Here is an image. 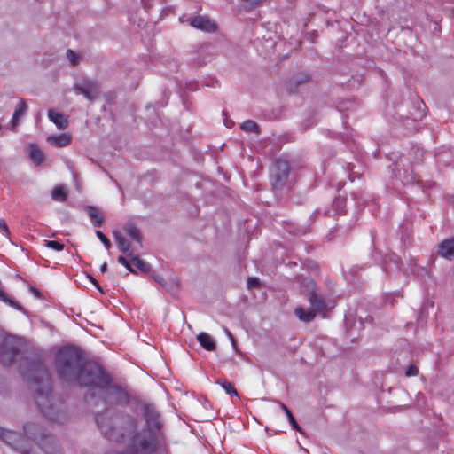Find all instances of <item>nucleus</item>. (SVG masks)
<instances>
[{
    "instance_id": "e433bc0d",
    "label": "nucleus",
    "mask_w": 454,
    "mask_h": 454,
    "mask_svg": "<svg viewBox=\"0 0 454 454\" xmlns=\"http://www.w3.org/2000/svg\"><path fill=\"white\" fill-rule=\"evenodd\" d=\"M95 287H96V288H97L100 293H104L103 286L97 285V286H95Z\"/></svg>"
},
{
    "instance_id": "9b49d317",
    "label": "nucleus",
    "mask_w": 454,
    "mask_h": 454,
    "mask_svg": "<svg viewBox=\"0 0 454 454\" xmlns=\"http://www.w3.org/2000/svg\"><path fill=\"white\" fill-rule=\"evenodd\" d=\"M74 89L78 94L83 95L88 100L95 99L100 91L99 84L91 80H84L77 82Z\"/></svg>"
},
{
    "instance_id": "9d476101",
    "label": "nucleus",
    "mask_w": 454,
    "mask_h": 454,
    "mask_svg": "<svg viewBox=\"0 0 454 454\" xmlns=\"http://www.w3.org/2000/svg\"><path fill=\"white\" fill-rule=\"evenodd\" d=\"M158 442L155 435L151 436L149 440L136 439L127 454H152L155 450Z\"/></svg>"
},
{
    "instance_id": "20e7f679",
    "label": "nucleus",
    "mask_w": 454,
    "mask_h": 454,
    "mask_svg": "<svg viewBox=\"0 0 454 454\" xmlns=\"http://www.w3.org/2000/svg\"><path fill=\"white\" fill-rule=\"evenodd\" d=\"M309 301L311 309H305L301 307L296 308L294 314L296 317L304 322L312 321L317 314L322 315L325 317L326 313L335 307V300L329 295L319 294L312 291L309 295Z\"/></svg>"
},
{
    "instance_id": "393cba45",
    "label": "nucleus",
    "mask_w": 454,
    "mask_h": 454,
    "mask_svg": "<svg viewBox=\"0 0 454 454\" xmlns=\"http://www.w3.org/2000/svg\"><path fill=\"white\" fill-rule=\"evenodd\" d=\"M240 128L242 130H244L246 132H257V130H258L257 124L254 121H251V120H247V121H244L241 124Z\"/></svg>"
},
{
    "instance_id": "6e6552de",
    "label": "nucleus",
    "mask_w": 454,
    "mask_h": 454,
    "mask_svg": "<svg viewBox=\"0 0 454 454\" xmlns=\"http://www.w3.org/2000/svg\"><path fill=\"white\" fill-rule=\"evenodd\" d=\"M144 415L146 421V425L148 430L152 433L149 437L155 435L156 431H159L162 427V422L160 420V416L157 409L153 404H147L144 409ZM148 438L147 440H149Z\"/></svg>"
},
{
    "instance_id": "bb28decb",
    "label": "nucleus",
    "mask_w": 454,
    "mask_h": 454,
    "mask_svg": "<svg viewBox=\"0 0 454 454\" xmlns=\"http://www.w3.org/2000/svg\"><path fill=\"white\" fill-rule=\"evenodd\" d=\"M46 247L56 251H61L64 248V245L56 240L46 241Z\"/></svg>"
},
{
    "instance_id": "1a4fd4ad",
    "label": "nucleus",
    "mask_w": 454,
    "mask_h": 454,
    "mask_svg": "<svg viewBox=\"0 0 454 454\" xmlns=\"http://www.w3.org/2000/svg\"><path fill=\"white\" fill-rule=\"evenodd\" d=\"M289 167L286 161L277 160L271 169L272 184L275 189L281 188L287 178Z\"/></svg>"
},
{
    "instance_id": "c756f323",
    "label": "nucleus",
    "mask_w": 454,
    "mask_h": 454,
    "mask_svg": "<svg viewBox=\"0 0 454 454\" xmlns=\"http://www.w3.org/2000/svg\"><path fill=\"white\" fill-rule=\"evenodd\" d=\"M98 238L103 242V244L105 245V247L109 249L110 247H111V242L110 240L100 231H98L96 232Z\"/></svg>"
},
{
    "instance_id": "412c9836",
    "label": "nucleus",
    "mask_w": 454,
    "mask_h": 454,
    "mask_svg": "<svg viewBox=\"0 0 454 454\" xmlns=\"http://www.w3.org/2000/svg\"><path fill=\"white\" fill-rule=\"evenodd\" d=\"M0 301L4 302L8 306H10L19 311H21L24 314L26 313V310L1 288H0Z\"/></svg>"
},
{
    "instance_id": "dca6fc26",
    "label": "nucleus",
    "mask_w": 454,
    "mask_h": 454,
    "mask_svg": "<svg viewBox=\"0 0 454 454\" xmlns=\"http://www.w3.org/2000/svg\"><path fill=\"white\" fill-rule=\"evenodd\" d=\"M47 142L57 147L67 146L71 143V136L67 133H63L56 136H49Z\"/></svg>"
},
{
    "instance_id": "7c9ffc66",
    "label": "nucleus",
    "mask_w": 454,
    "mask_h": 454,
    "mask_svg": "<svg viewBox=\"0 0 454 454\" xmlns=\"http://www.w3.org/2000/svg\"><path fill=\"white\" fill-rule=\"evenodd\" d=\"M29 292L36 298L41 299L43 297L42 293L38 288H36L35 286H28Z\"/></svg>"
},
{
    "instance_id": "f03ea898",
    "label": "nucleus",
    "mask_w": 454,
    "mask_h": 454,
    "mask_svg": "<svg viewBox=\"0 0 454 454\" xmlns=\"http://www.w3.org/2000/svg\"><path fill=\"white\" fill-rule=\"evenodd\" d=\"M21 373L24 379L36 385L35 403L43 415L51 421L63 423L67 413L62 401L51 393V377L46 367L40 362L32 361L26 369L21 368Z\"/></svg>"
},
{
    "instance_id": "473e14b6",
    "label": "nucleus",
    "mask_w": 454,
    "mask_h": 454,
    "mask_svg": "<svg viewBox=\"0 0 454 454\" xmlns=\"http://www.w3.org/2000/svg\"><path fill=\"white\" fill-rule=\"evenodd\" d=\"M224 332H225L226 335L229 337L230 340L231 341L233 348H236L237 344H236V340H235L233 335L231 333V332L227 328H224Z\"/></svg>"
},
{
    "instance_id": "aec40b11",
    "label": "nucleus",
    "mask_w": 454,
    "mask_h": 454,
    "mask_svg": "<svg viewBox=\"0 0 454 454\" xmlns=\"http://www.w3.org/2000/svg\"><path fill=\"white\" fill-rule=\"evenodd\" d=\"M27 106L24 100H20L18 103L12 116V127L15 128L18 124L19 119L22 117L27 112Z\"/></svg>"
},
{
    "instance_id": "f704fd0d",
    "label": "nucleus",
    "mask_w": 454,
    "mask_h": 454,
    "mask_svg": "<svg viewBox=\"0 0 454 454\" xmlns=\"http://www.w3.org/2000/svg\"><path fill=\"white\" fill-rule=\"evenodd\" d=\"M279 406L283 410V411L285 412L286 415H288L289 413H291L290 410L287 408V406L285 403H279Z\"/></svg>"
},
{
    "instance_id": "2f4dec72",
    "label": "nucleus",
    "mask_w": 454,
    "mask_h": 454,
    "mask_svg": "<svg viewBox=\"0 0 454 454\" xmlns=\"http://www.w3.org/2000/svg\"><path fill=\"white\" fill-rule=\"evenodd\" d=\"M0 229L4 231L5 236L9 237L10 231H9L8 226L4 219H0Z\"/></svg>"
},
{
    "instance_id": "ddd939ff",
    "label": "nucleus",
    "mask_w": 454,
    "mask_h": 454,
    "mask_svg": "<svg viewBox=\"0 0 454 454\" xmlns=\"http://www.w3.org/2000/svg\"><path fill=\"white\" fill-rule=\"evenodd\" d=\"M191 26L206 32H213L216 29L215 24L208 18L198 16L191 20Z\"/></svg>"
},
{
    "instance_id": "f8f14e48",
    "label": "nucleus",
    "mask_w": 454,
    "mask_h": 454,
    "mask_svg": "<svg viewBox=\"0 0 454 454\" xmlns=\"http://www.w3.org/2000/svg\"><path fill=\"white\" fill-rule=\"evenodd\" d=\"M131 390L122 380H115V404L126 405L129 403Z\"/></svg>"
},
{
    "instance_id": "a211bd4d",
    "label": "nucleus",
    "mask_w": 454,
    "mask_h": 454,
    "mask_svg": "<svg viewBox=\"0 0 454 454\" xmlns=\"http://www.w3.org/2000/svg\"><path fill=\"white\" fill-rule=\"evenodd\" d=\"M200 344L207 350L213 351L215 348L214 339L207 333H200L197 335Z\"/></svg>"
},
{
    "instance_id": "b1692460",
    "label": "nucleus",
    "mask_w": 454,
    "mask_h": 454,
    "mask_svg": "<svg viewBox=\"0 0 454 454\" xmlns=\"http://www.w3.org/2000/svg\"><path fill=\"white\" fill-rule=\"evenodd\" d=\"M217 383L221 385V387L225 390V392L228 395L235 396L238 395V392L236 391L235 387L228 380H218Z\"/></svg>"
},
{
    "instance_id": "f257e3e1",
    "label": "nucleus",
    "mask_w": 454,
    "mask_h": 454,
    "mask_svg": "<svg viewBox=\"0 0 454 454\" xmlns=\"http://www.w3.org/2000/svg\"><path fill=\"white\" fill-rule=\"evenodd\" d=\"M59 377L64 381L76 380L82 387H90L95 396V391L104 395L108 391L111 377L101 365L93 361L83 362L81 352L74 347L60 348L55 359Z\"/></svg>"
},
{
    "instance_id": "423d86ee",
    "label": "nucleus",
    "mask_w": 454,
    "mask_h": 454,
    "mask_svg": "<svg viewBox=\"0 0 454 454\" xmlns=\"http://www.w3.org/2000/svg\"><path fill=\"white\" fill-rule=\"evenodd\" d=\"M118 248L126 254V257L120 256L118 258V262L123 265L128 271H135V268L145 271L147 270V265L145 262L141 261L138 257L134 256L132 252L130 251V245L129 242L125 240L122 236L117 237Z\"/></svg>"
},
{
    "instance_id": "5701e85b",
    "label": "nucleus",
    "mask_w": 454,
    "mask_h": 454,
    "mask_svg": "<svg viewBox=\"0 0 454 454\" xmlns=\"http://www.w3.org/2000/svg\"><path fill=\"white\" fill-rule=\"evenodd\" d=\"M54 200L63 202L67 199V191L63 186H56L51 192Z\"/></svg>"
},
{
    "instance_id": "cd10ccee",
    "label": "nucleus",
    "mask_w": 454,
    "mask_h": 454,
    "mask_svg": "<svg viewBox=\"0 0 454 454\" xmlns=\"http://www.w3.org/2000/svg\"><path fill=\"white\" fill-rule=\"evenodd\" d=\"M286 417H287V419H288L289 423L291 424L292 427L294 430L298 431L299 433L302 434L303 431H302L301 427L297 424V422H296L294 417L293 416L292 412L289 413L288 415H286Z\"/></svg>"
},
{
    "instance_id": "a878e982",
    "label": "nucleus",
    "mask_w": 454,
    "mask_h": 454,
    "mask_svg": "<svg viewBox=\"0 0 454 454\" xmlns=\"http://www.w3.org/2000/svg\"><path fill=\"white\" fill-rule=\"evenodd\" d=\"M67 58L73 65H77L82 59V56L72 50L67 51Z\"/></svg>"
},
{
    "instance_id": "72a5a7b5",
    "label": "nucleus",
    "mask_w": 454,
    "mask_h": 454,
    "mask_svg": "<svg viewBox=\"0 0 454 454\" xmlns=\"http://www.w3.org/2000/svg\"><path fill=\"white\" fill-rule=\"evenodd\" d=\"M266 0H246L251 5H258L264 3Z\"/></svg>"
},
{
    "instance_id": "7ed1b4c3",
    "label": "nucleus",
    "mask_w": 454,
    "mask_h": 454,
    "mask_svg": "<svg viewBox=\"0 0 454 454\" xmlns=\"http://www.w3.org/2000/svg\"><path fill=\"white\" fill-rule=\"evenodd\" d=\"M24 434L25 436H21L16 432L0 427V439L20 454H30V444L26 438L36 443L45 454L60 453L54 437L51 434H45L36 424H26L24 426Z\"/></svg>"
},
{
    "instance_id": "c9c22d12",
    "label": "nucleus",
    "mask_w": 454,
    "mask_h": 454,
    "mask_svg": "<svg viewBox=\"0 0 454 454\" xmlns=\"http://www.w3.org/2000/svg\"><path fill=\"white\" fill-rule=\"evenodd\" d=\"M247 284L253 285V284H260V280L256 278H249L247 279Z\"/></svg>"
},
{
    "instance_id": "4c0bfd02",
    "label": "nucleus",
    "mask_w": 454,
    "mask_h": 454,
    "mask_svg": "<svg viewBox=\"0 0 454 454\" xmlns=\"http://www.w3.org/2000/svg\"><path fill=\"white\" fill-rule=\"evenodd\" d=\"M106 262H104V263L101 265L100 270H101V271H102V272H104V271L106 270Z\"/></svg>"
},
{
    "instance_id": "4468645a",
    "label": "nucleus",
    "mask_w": 454,
    "mask_h": 454,
    "mask_svg": "<svg viewBox=\"0 0 454 454\" xmlns=\"http://www.w3.org/2000/svg\"><path fill=\"white\" fill-rule=\"evenodd\" d=\"M438 254L448 260L454 259V240L446 239L439 245Z\"/></svg>"
},
{
    "instance_id": "f3484780",
    "label": "nucleus",
    "mask_w": 454,
    "mask_h": 454,
    "mask_svg": "<svg viewBox=\"0 0 454 454\" xmlns=\"http://www.w3.org/2000/svg\"><path fill=\"white\" fill-rule=\"evenodd\" d=\"M85 211L88 214L91 223L95 226H99L102 224L103 214L101 213V211L98 208L92 207V206H86Z\"/></svg>"
},
{
    "instance_id": "4be33fe9",
    "label": "nucleus",
    "mask_w": 454,
    "mask_h": 454,
    "mask_svg": "<svg viewBox=\"0 0 454 454\" xmlns=\"http://www.w3.org/2000/svg\"><path fill=\"white\" fill-rule=\"evenodd\" d=\"M29 155H30L31 160L36 165L42 163V161L43 160V152L34 145H31L29 146Z\"/></svg>"
},
{
    "instance_id": "0eeeda50",
    "label": "nucleus",
    "mask_w": 454,
    "mask_h": 454,
    "mask_svg": "<svg viewBox=\"0 0 454 454\" xmlns=\"http://www.w3.org/2000/svg\"><path fill=\"white\" fill-rule=\"evenodd\" d=\"M95 419L101 434L106 439L112 440V437L114 435L112 411L106 409L103 412H98L96 414Z\"/></svg>"
},
{
    "instance_id": "39448f33",
    "label": "nucleus",
    "mask_w": 454,
    "mask_h": 454,
    "mask_svg": "<svg viewBox=\"0 0 454 454\" xmlns=\"http://www.w3.org/2000/svg\"><path fill=\"white\" fill-rule=\"evenodd\" d=\"M25 346L24 340L13 335H6L0 344V362L9 365L14 362Z\"/></svg>"
},
{
    "instance_id": "c85d7f7f",
    "label": "nucleus",
    "mask_w": 454,
    "mask_h": 454,
    "mask_svg": "<svg viewBox=\"0 0 454 454\" xmlns=\"http://www.w3.org/2000/svg\"><path fill=\"white\" fill-rule=\"evenodd\" d=\"M418 373H419V370H418L417 366H415L414 364H410L405 371V375L407 377L416 376V375H418Z\"/></svg>"
},
{
    "instance_id": "2eb2a0df",
    "label": "nucleus",
    "mask_w": 454,
    "mask_h": 454,
    "mask_svg": "<svg viewBox=\"0 0 454 454\" xmlns=\"http://www.w3.org/2000/svg\"><path fill=\"white\" fill-rule=\"evenodd\" d=\"M48 117L51 121H52L59 129H64L67 127L68 121L67 117L54 110H49L48 112Z\"/></svg>"
},
{
    "instance_id": "6ab92c4d",
    "label": "nucleus",
    "mask_w": 454,
    "mask_h": 454,
    "mask_svg": "<svg viewBox=\"0 0 454 454\" xmlns=\"http://www.w3.org/2000/svg\"><path fill=\"white\" fill-rule=\"evenodd\" d=\"M123 230L125 234L128 235L132 240L136 241L137 244H141V235L137 226H135L132 223H129L124 226Z\"/></svg>"
}]
</instances>
